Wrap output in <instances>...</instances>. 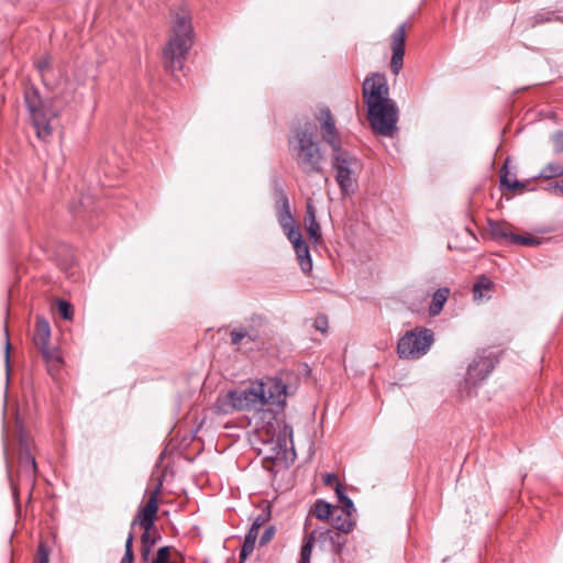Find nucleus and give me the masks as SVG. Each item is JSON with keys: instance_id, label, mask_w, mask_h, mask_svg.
Here are the masks:
<instances>
[{"instance_id": "nucleus-1", "label": "nucleus", "mask_w": 563, "mask_h": 563, "mask_svg": "<svg viewBox=\"0 0 563 563\" xmlns=\"http://www.w3.org/2000/svg\"><path fill=\"white\" fill-rule=\"evenodd\" d=\"M362 96L372 130L383 136H394L397 131L398 108L389 98L386 76L380 73L366 76L362 85Z\"/></svg>"}, {"instance_id": "nucleus-2", "label": "nucleus", "mask_w": 563, "mask_h": 563, "mask_svg": "<svg viewBox=\"0 0 563 563\" xmlns=\"http://www.w3.org/2000/svg\"><path fill=\"white\" fill-rule=\"evenodd\" d=\"M289 152L298 168L305 175L323 172V153L314 141V128L311 123L297 125L291 129L288 139Z\"/></svg>"}, {"instance_id": "nucleus-3", "label": "nucleus", "mask_w": 563, "mask_h": 563, "mask_svg": "<svg viewBox=\"0 0 563 563\" xmlns=\"http://www.w3.org/2000/svg\"><path fill=\"white\" fill-rule=\"evenodd\" d=\"M194 29L188 12H177L172 25V35L163 49L164 66L174 73L184 68L189 49L192 46Z\"/></svg>"}, {"instance_id": "nucleus-4", "label": "nucleus", "mask_w": 563, "mask_h": 563, "mask_svg": "<svg viewBox=\"0 0 563 563\" xmlns=\"http://www.w3.org/2000/svg\"><path fill=\"white\" fill-rule=\"evenodd\" d=\"M266 385L260 383L243 390H231L218 397L216 406L219 411L230 413L236 410H262L267 404Z\"/></svg>"}, {"instance_id": "nucleus-5", "label": "nucleus", "mask_w": 563, "mask_h": 563, "mask_svg": "<svg viewBox=\"0 0 563 563\" xmlns=\"http://www.w3.org/2000/svg\"><path fill=\"white\" fill-rule=\"evenodd\" d=\"M23 97L36 136L46 140L53 132L51 120L57 113L41 98L38 89L33 85L25 87Z\"/></svg>"}, {"instance_id": "nucleus-6", "label": "nucleus", "mask_w": 563, "mask_h": 563, "mask_svg": "<svg viewBox=\"0 0 563 563\" xmlns=\"http://www.w3.org/2000/svg\"><path fill=\"white\" fill-rule=\"evenodd\" d=\"M162 482H158L154 490L151 493L146 504L140 507L131 522L132 529L135 526H139L144 530L141 537L142 545L153 547L159 539V534L157 533L155 526V520L158 511V494L162 489Z\"/></svg>"}, {"instance_id": "nucleus-7", "label": "nucleus", "mask_w": 563, "mask_h": 563, "mask_svg": "<svg viewBox=\"0 0 563 563\" xmlns=\"http://www.w3.org/2000/svg\"><path fill=\"white\" fill-rule=\"evenodd\" d=\"M331 165L335 172L334 178L341 194L349 196L354 192L356 170L360 168L358 158L353 153L341 147L339 151H333Z\"/></svg>"}, {"instance_id": "nucleus-8", "label": "nucleus", "mask_w": 563, "mask_h": 563, "mask_svg": "<svg viewBox=\"0 0 563 563\" xmlns=\"http://www.w3.org/2000/svg\"><path fill=\"white\" fill-rule=\"evenodd\" d=\"M433 343V332L427 328H415L406 332L397 344L400 358L413 360L427 354Z\"/></svg>"}, {"instance_id": "nucleus-9", "label": "nucleus", "mask_w": 563, "mask_h": 563, "mask_svg": "<svg viewBox=\"0 0 563 563\" xmlns=\"http://www.w3.org/2000/svg\"><path fill=\"white\" fill-rule=\"evenodd\" d=\"M267 324L268 322L265 317L260 314L252 316L246 324L234 328L230 332L231 343L233 345H241L246 342L264 344Z\"/></svg>"}, {"instance_id": "nucleus-10", "label": "nucleus", "mask_w": 563, "mask_h": 563, "mask_svg": "<svg viewBox=\"0 0 563 563\" xmlns=\"http://www.w3.org/2000/svg\"><path fill=\"white\" fill-rule=\"evenodd\" d=\"M497 363L498 357L492 351H479L467 367L465 382L472 385L483 382L493 372Z\"/></svg>"}, {"instance_id": "nucleus-11", "label": "nucleus", "mask_w": 563, "mask_h": 563, "mask_svg": "<svg viewBox=\"0 0 563 563\" xmlns=\"http://www.w3.org/2000/svg\"><path fill=\"white\" fill-rule=\"evenodd\" d=\"M488 230L494 240L508 241L511 244L532 246L540 243V241L533 236L515 234L512 232V225L506 221L488 220Z\"/></svg>"}, {"instance_id": "nucleus-12", "label": "nucleus", "mask_w": 563, "mask_h": 563, "mask_svg": "<svg viewBox=\"0 0 563 563\" xmlns=\"http://www.w3.org/2000/svg\"><path fill=\"white\" fill-rule=\"evenodd\" d=\"M317 120L320 123L322 141L332 148V152L339 151L342 147V140L330 109L322 108L317 115Z\"/></svg>"}, {"instance_id": "nucleus-13", "label": "nucleus", "mask_w": 563, "mask_h": 563, "mask_svg": "<svg viewBox=\"0 0 563 563\" xmlns=\"http://www.w3.org/2000/svg\"><path fill=\"white\" fill-rule=\"evenodd\" d=\"M37 466L35 457L31 453L25 440H20L19 463H18V477L20 481H25L31 486L34 485Z\"/></svg>"}, {"instance_id": "nucleus-14", "label": "nucleus", "mask_w": 563, "mask_h": 563, "mask_svg": "<svg viewBox=\"0 0 563 563\" xmlns=\"http://www.w3.org/2000/svg\"><path fill=\"white\" fill-rule=\"evenodd\" d=\"M406 45V23L398 25L390 35L391 60L390 70L398 75L404 66V55Z\"/></svg>"}, {"instance_id": "nucleus-15", "label": "nucleus", "mask_w": 563, "mask_h": 563, "mask_svg": "<svg viewBox=\"0 0 563 563\" xmlns=\"http://www.w3.org/2000/svg\"><path fill=\"white\" fill-rule=\"evenodd\" d=\"M51 327L44 317H36L34 324L33 342L37 349L49 345Z\"/></svg>"}, {"instance_id": "nucleus-16", "label": "nucleus", "mask_w": 563, "mask_h": 563, "mask_svg": "<svg viewBox=\"0 0 563 563\" xmlns=\"http://www.w3.org/2000/svg\"><path fill=\"white\" fill-rule=\"evenodd\" d=\"M352 514L353 512L347 511L346 509H339L335 507L332 514L333 528L343 533L351 532L355 525Z\"/></svg>"}, {"instance_id": "nucleus-17", "label": "nucleus", "mask_w": 563, "mask_h": 563, "mask_svg": "<svg viewBox=\"0 0 563 563\" xmlns=\"http://www.w3.org/2000/svg\"><path fill=\"white\" fill-rule=\"evenodd\" d=\"M277 218L282 229L296 223L290 212L288 197L284 191L279 192V197L277 199Z\"/></svg>"}, {"instance_id": "nucleus-18", "label": "nucleus", "mask_w": 563, "mask_h": 563, "mask_svg": "<svg viewBox=\"0 0 563 563\" xmlns=\"http://www.w3.org/2000/svg\"><path fill=\"white\" fill-rule=\"evenodd\" d=\"M287 386L280 379L269 382L266 391L267 404L284 405L286 399Z\"/></svg>"}, {"instance_id": "nucleus-19", "label": "nucleus", "mask_w": 563, "mask_h": 563, "mask_svg": "<svg viewBox=\"0 0 563 563\" xmlns=\"http://www.w3.org/2000/svg\"><path fill=\"white\" fill-rule=\"evenodd\" d=\"M307 233L313 243H319L322 239L321 228L316 219V211L311 203L307 205Z\"/></svg>"}, {"instance_id": "nucleus-20", "label": "nucleus", "mask_w": 563, "mask_h": 563, "mask_svg": "<svg viewBox=\"0 0 563 563\" xmlns=\"http://www.w3.org/2000/svg\"><path fill=\"white\" fill-rule=\"evenodd\" d=\"M298 264L301 271L308 275L312 271V260L309 252V246L306 241L294 246Z\"/></svg>"}, {"instance_id": "nucleus-21", "label": "nucleus", "mask_w": 563, "mask_h": 563, "mask_svg": "<svg viewBox=\"0 0 563 563\" xmlns=\"http://www.w3.org/2000/svg\"><path fill=\"white\" fill-rule=\"evenodd\" d=\"M319 539L323 542H330L332 544L333 552L340 554L342 552L345 541L341 538L340 531L333 529H325L320 532Z\"/></svg>"}, {"instance_id": "nucleus-22", "label": "nucleus", "mask_w": 563, "mask_h": 563, "mask_svg": "<svg viewBox=\"0 0 563 563\" xmlns=\"http://www.w3.org/2000/svg\"><path fill=\"white\" fill-rule=\"evenodd\" d=\"M494 288V283L490 278L485 275H481L477 277L476 282L473 285V296L475 300H481L483 298H489L487 292H489Z\"/></svg>"}, {"instance_id": "nucleus-23", "label": "nucleus", "mask_w": 563, "mask_h": 563, "mask_svg": "<svg viewBox=\"0 0 563 563\" xmlns=\"http://www.w3.org/2000/svg\"><path fill=\"white\" fill-rule=\"evenodd\" d=\"M449 294H450V290H449V288H445V287L438 289L433 294L432 300H431V303L429 307V313L431 316H433V317L438 316L442 311L443 306L448 300Z\"/></svg>"}, {"instance_id": "nucleus-24", "label": "nucleus", "mask_w": 563, "mask_h": 563, "mask_svg": "<svg viewBox=\"0 0 563 563\" xmlns=\"http://www.w3.org/2000/svg\"><path fill=\"white\" fill-rule=\"evenodd\" d=\"M38 350L49 366H59L62 364L63 358L58 349L47 345Z\"/></svg>"}, {"instance_id": "nucleus-25", "label": "nucleus", "mask_w": 563, "mask_h": 563, "mask_svg": "<svg viewBox=\"0 0 563 563\" xmlns=\"http://www.w3.org/2000/svg\"><path fill=\"white\" fill-rule=\"evenodd\" d=\"M334 508L331 504L324 500H317L313 509V515L321 520H327L332 517Z\"/></svg>"}, {"instance_id": "nucleus-26", "label": "nucleus", "mask_w": 563, "mask_h": 563, "mask_svg": "<svg viewBox=\"0 0 563 563\" xmlns=\"http://www.w3.org/2000/svg\"><path fill=\"white\" fill-rule=\"evenodd\" d=\"M335 494H336L338 500L341 505V507H338L339 509H346L347 511H351V512L355 511L353 501L350 497L346 496L345 489L341 483H336Z\"/></svg>"}, {"instance_id": "nucleus-27", "label": "nucleus", "mask_w": 563, "mask_h": 563, "mask_svg": "<svg viewBox=\"0 0 563 563\" xmlns=\"http://www.w3.org/2000/svg\"><path fill=\"white\" fill-rule=\"evenodd\" d=\"M563 175V166L559 163H549L540 172L539 177L550 179L561 177Z\"/></svg>"}, {"instance_id": "nucleus-28", "label": "nucleus", "mask_w": 563, "mask_h": 563, "mask_svg": "<svg viewBox=\"0 0 563 563\" xmlns=\"http://www.w3.org/2000/svg\"><path fill=\"white\" fill-rule=\"evenodd\" d=\"M314 532H312L308 538L305 539L303 544L300 551V561L299 563H310V558L314 543Z\"/></svg>"}, {"instance_id": "nucleus-29", "label": "nucleus", "mask_w": 563, "mask_h": 563, "mask_svg": "<svg viewBox=\"0 0 563 563\" xmlns=\"http://www.w3.org/2000/svg\"><path fill=\"white\" fill-rule=\"evenodd\" d=\"M287 439L291 441L292 439V427L289 424H284L283 430L278 433L276 439V445L279 450L287 449Z\"/></svg>"}, {"instance_id": "nucleus-30", "label": "nucleus", "mask_w": 563, "mask_h": 563, "mask_svg": "<svg viewBox=\"0 0 563 563\" xmlns=\"http://www.w3.org/2000/svg\"><path fill=\"white\" fill-rule=\"evenodd\" d=\"M284 233L286 234L287 239L291 242L292 246L303 242L302 235L298 228L296 227V223L286 228H283Z\"/></svg>"}, {"instance_id": "nucleus-31", "label": "nucleus", "mask_w": 563, "mask_h": 563, "mask_svg": "<svg viewBox=\"0 0 563 563\" xmlns=\"http://www.w3.org/2000/svg\"><path fill=\"white\" fill-rule=\"evenodd\" d=\"M57 311L59 316L65 320H71L74 316L73 306L66 300L57 301Z\"/></svg>"}, {"instance_id": "nucleus-32", "label": "nucleus", "mask_w": 563, "mask_h": 563, "mask_svg": "<svg viewBox=\"0 0 563 563\" xmlns=\"http://www.w3.org/2000/svg\"><path fill=\"white\" fill-rule=\"evenodd\" d=\"M133 541H134V536L132 532H130L126 538V541H125V551H124V555L121 560V563H133V561H134Z\"/></svg>"}, {"instance_id": "nucleus-33", "label": "nucleus", "mask_w": 563, "mask_h": 563, "mask_svg": "<svg viewBox=\"0 0 563 563\" xmlns=\"http://www.w3.org/2000/svg\"><path fill=\"white\" fill-rule=\"evenodd\" d=\"M256 541L245 538L241 552H240V563H244L246 559L253 553Z\"/></svg>"}, {"instance_id": "nucleus-34", "label": "nucleus", "mask_w": 563, "mask_h": 563, "mask_svg": "<svg viewBox=\"0 0 563 563\" xmlns=\"http://www.w3.org/2000/svg\"><path fill=\"white\" fill-rule=\"evenodd\" d=\"M35 563H49V549L45 542H40L37 547Z\"/></svg>"}, {"instance_id": "nucleus-35", "label": "nucleus", "mask_w": 563, "mask_h": 563, "mask_svg": "<svg viewBox=\"0 0 563 563\" xmlns=\"http://www.w3.org/2000/svg\"><path fill=\"white\" fill-rule=\"evenodd\" d=\"M271 519V505L266 504L260 511V514L254 518L253 523L258 527L264 526Z\"/></svg>"}, {"instance_id": "nucleus-36", "label": "nucleus", "mask_w": 563, "mask_h": 563, "mask_svg": "<svg viewBox=\"0 0 563 563\" xmlns=\"http://www.w3.org/2000/svg\"><path fill=\"white\" fill-rule=\"evenodd\" d=\"M152 563H176L170 561V549L169 547H162L158 549L156 556Z\"/></svg>"}, {"instance_id": "nucleus-37", "label": "nucleus", "mask_w": 563, "mask_h": 563, "mask_svg": "<svg viewBox=\"0 0 563 563\" xmlns=\"http://www.w3.org/2000/svg\"><path fill=\"white\" fill-rule=\"evenodd\" d=\"M500 185L509 189V185L512 184L510 172L508 169V161L501 166L499 170Z\"/></svg>"}, {"instance_id": "nucleus-38", "label": "nucleus", "mask_w": 563, "mask_h": 563, "mask_svg": "<svg viewBox=\"0 0 563 563\" xmlns=\"http://www.w3.org/2000/svg\"><path fill=\"white\" fill-rule=\"evenodd\" d=\"M313 327L316 330L320 331L321 333H325L329 328V321L328 318L324 314H320L316 317L313 321Z\"/></svg>"}, {"instance_id": "nucleus-39", "label": "nucleus", "mask_w": 563, "mask_h": 563, "mask_svg": "<svg viewBox=\"0 0 563 563\" xmlns=\"http://www.w3.org/2000/svg\"><path fill=\"white\" fill-rule=\"evenodd\" d=\"M275 532H276V529L274 526L266 527L260 538V545L263 547V545L267 544L274 538Z\"/></svg>"}, {"instance_id": "nucleus-40", "label": "nucleus", "mask_w": 563, "mask_h": 563, "mask_svg": "<svg viewBox=\"0 0 563 563\" xmlns=\"http://www.w3.org/2000/svg\"><path fill=\"white\" fill-rule=\"evenodd\" d=\"M37 70L43 75L45 71L51 69V58L48 55H44L38 58L35 63Z\"/></svg>"}, {"instance_id": "nucleus-41", "label": "nucleus", "mask_w": 563, "mask_h": 563, "mask_svg": "<svg viewBox=\"0 0 563 563\" xmlns=\"http://www.w3.org/2000/svg\"><path fill=\"white\" fill-rule=\"evenodd\" d=\"M553 148L555 153H563V132H556L553 137Z\"/></svg>"}, {"instance_id": "nucleus-42", "label": "nucleus", "mask_w": 563, "mask_h": 563, "mask_svg": "<svg viewBox=\"0 0 563 563\" xmlns=\"http://www.w3.org/2000/svg\"><path fill=\"white\" fill-rule=\"evenodd\" d=\"M323 482L327 486L333 487L334 489H335L336 483H340L338 479V476L333 473H328L324 476Z\"/></svg>"}, {"instance_id": "nucleus-43", "label": "nucleus", "mask_w": 563, "mask_h": 563, "mask_svg": "<svg viewBox=\"0 0 563 563\" xmlns=\"http://www.w3.org/2000/svg\"><path fill=\"white\" fill-rule=\"evenodd\" d=\"M261 527L256 526L255 523H252L249 532L246 533L245 538L256 541L258 538V530Z\"/></svg>"}, {"instance_id": "nucleus-44", "label": "nucleus", "mask_w": 563, "mask_h": 563, "mask_svg": "<svg viewBox=\"0 0 563 563\" xmlns=\"http://www.w3.org/2000/svg\"><path fill=\"white\" fill-rule=\"evenodd\" d=\"M153 547L142 545L141 548V559L144 563H147L150 560L151 551Z\"/></svg>"}, {"instance_id": "nucleus-45", "label": "nucleus", "mask_w": 563, "mask_h": 563, "mask_svg": "<svg viewBox=\"0 0 563 563\" xmlns=\"http://www.w3.org/2000/svg\"><path fill=\"white\" fill-rule=\"evenodd\" d=\"M525 188H526V184L522 181H519L517 179H514L512 184L509 185V190H514V191H516V190L522 191Z\"/></svg>"}, {"instance_id": "nucleus-46", "label": "nucleus", "mask_w": 563, "mask_h": 563, "mask_svg": "<svg viewBox=\"0 0 563 563\" xmlns=\"http://www.w3.org/2000/svg\"><path fill=\"white\" fill-rule=\"evenodd\" d=\"M554 189L563 194V178L560 181L555 183Z\"/></svg>"}, {"instance_id": "nucleus-47", "label": "nucleus", "mask_w": 563, "mask_h": 563, "mask_svg": "<svg viewBox=\"0 0 563 563\" xmlns=\"http://www.w3.org/2000/svg\"><path fill=\"white\" fill-rule=\"evenodd\" d=\"M9 349H10V342L7 341V351H5V360L9 362Z\"/></svg>"}]
</instances>
